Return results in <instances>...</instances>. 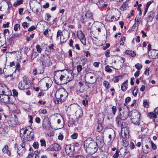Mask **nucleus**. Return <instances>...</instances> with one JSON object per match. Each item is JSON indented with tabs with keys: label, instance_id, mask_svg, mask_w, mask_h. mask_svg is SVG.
Here are the masks:
<instances>
[{
	"label": "nucleus",
	"instance_id": "09e8293b",
	"mask_svg": "<svg viewBox=\"0 0 158 158\" xmlns=\"http://www.w3.org/2000/svg\"><path fill=\"white\" fill-rule=\"evenodd\" d=\"M135 68L138 70L141 69L142 67V66L141 64L137 63L135 64Z\"/></svg>",
	"mask_w": 158,
	"mask_h": 158
},
{
	"label": "nucleus",
	"instance_id": "ea45409f",
	"mask_svg": "<svg viewBox=\"0 0 158 158\" xmlns=\"http://www.w3.org/2000/svg\"><path fill=\"white\" fill-rule=\"evenodd\" d=\"M38 55V54L36 51H33L32 54L31 55V59L32 60H33Z\"/></svg>",
	"mask_w": 158,
	"mask_h": 158
},
{
	"label": "nucleus",
	"instance_id": "f704fd0d",
	"mask_svg": "<svg viewBox=\"0 0 158 158\" xmlns=\"http://www.w3.org/2000/svg\"><path fill=\"white\" fill-rule=\"evenodd\" d=\"M53 118L54 120L56 121H57L58 119H59V118L62 119V117L59 114H54L53 116Z\"/></svg>",
	"mask_w": 158,
	"mask_h": 158
},
{
	"label": "nucleus",
	"instance_id": "0e129e2a",
	"mask_svg": "<svg viewBox=\"0 0 158 158\" xmlns=\"http://www.w3.org/2000/svg\"><path fill=\"white\" fill-rule=\"evenodd\" d=\"M20 28V25L18 24H16L14 26V29L15 31H17L18 29Z\"/></svg>",
	"mask_w": 158,
	"mask_h": 158
},
{
	"label": "nucleus",
	"instance_id": "5fc2aeb1",
	"mask_svg": "<svg viewBox=\"0 0 158 158\" xmlns=\"http://www.w3.org/2000/svg\"><path fill=\"white\" fill-rule=\"evenodd\" d=\"M82 69V67L81 65H78L77 66V70L78 73L80 72Z\"/></svg>",
	"mask_w": 158,
	"mask_h": 158
},
{
	"label": "nucleus",
	"instance_id": "dca6fc26",
	"mask_svg": "<svg viewBox=\"0 0 158 158\" xmlns=\"http://www.w3.org/2000/svg\"><path fill=\"white\" fill-rule=\"evenodd\" d=\"M60 149V146L57 143H54L50 145L47 148V150L50 151H58Z\"/></svg>",
	"mask_w": 158,
	"mask_h": 158
},
{
	"label": "nucleus",
	"instance_id": "72a5a7b5",
	"mask_svg": "<svg viewBox=\"0 0 158 158\" xmlns=\"http://www.w3.org/2000/svg\"><path fill=\"white\" fill-rule=\"evenodd\" d=\"M112 133L111 134H110L109 135V138L110 140H113L115 137V133L114 131L112 130Z\"/></svg>",
	"mask_w": 158,
	"mask_h": 158
},
{
	"label": "nucleus",
	"instance_id": "c85d7f7f",
	"mask_svg": "<svg viewBox=\"0 0 158 158\" xmlns=\"http://www.w3.org/2000/svg\"><path fill=\"white\" fill-rule=\"evenodd\" d=\"M26 158H39V156L34 153H29Z\"/></svg>",
	"mask_w": 158,
	"mask_h": 158
},
{
	"label": "nucleus",
	"instance_id": "2f4dec72",
	"mask_svg": "<svg viewBox=\"0 0 158 158\" xmlns=\"http://www.w3.org/2000/svg\"><path fill=\"white\" fill-rule=\"evenodd\" d=\"M97 25L98 27H97L98 31L99 32H100L101 29L104 27V24L101 22H98L97 23Z\"/></svg>",
	"mask_w": 158,
	"mask_h": 158
},
{
	"label": "nucleus",
	"instance_id": "6e6d98bb",
	"mask_svg": "<svg viewBox=\"0 0 158 158\" xmlns=\"http://www.w3.org/2000/svg\"><path fill=\"white\" fill-rule=\"evenodd\" d=\"M60 42L62 43H65L66 41V39L64 38L63 36L60 37Z\"/></svg>",
	"mask_w": 158,
	"mask_h": 158
},
{
	"label": "nucleus",
	"instance_id": "f8f14e48",
	"mask_svg": "<svg viewBox=\"0 0 158 158\" xmlns=\"http://www.w3.org/2000/svg\"><path fill=\"white\" fill-rule=\"evenodd\" d=\"M8 123L9 125L13 127L16 126L18 123V118L16 116L12 115L10 117Z\"/></svg>",
	"mask_w": 158,
	"mask_h": 158
},
{
	"label": "nucleus",
	"instance_id": "052dcab7",
	"mask_svg": "<svg viewBox=\"0 0 158 158\" xmlns=\"http://www.w3.org/2000/svg\"><path fill=\"white\" fill-rule=\"evenodd\" d=\"M41 73V72L37 71V70L36 69H34L33 71V74L34 75H35L38 74H40Z\"/></svg>",
	"mask_w": 158,
	"mask_h": 158
},
{
	"label": "nucleus",
	"instance_id": "aec40b11",
	"mask_svg": "<svg viewBox=\"0 0 158 158\" xmlns=\"http://www.w3.org/2000/svg\"><path fill=\"white\" fill-rule=\"evenodd\" d=\"M149 56L152 59H156L158 58V51L156 50H153L148 53Z\"/></svg>",
	"mask_w": 158,
	"mask_h": 158
},
{
	"label": "nucleus",
	"instance_id": "79ce46f5",
	"mask_svg": "<svg viewBox=\"0 0 158 158\" xmlns=\"http://www.w3.org/2000/svg\"><path fill=\"white\" fill-rule=\"evenodd\" d=\"M92 40L94 43L97 45H98L99 41L98 38L96 37H94L92 38Z\"/></svg>",
	"mask_w": 158,
	"mask_h": 158
},
{
	"label": "nucleus",
	"instance_id": "4c0bfd02",
	"mask_svg": "<svg viewBox=\"0 0 158 158\" xmlns=\"http://www.w3.org/2000/svg\"><path fill=\"white\" fill-rule=\"evenodd\" d=\"M17 36L16 34H13L11 37L8 39V42L10 44L13 42V40Z\"/></svg>",
	"mask_w": 158,
	"mask_h": 158
},
{
	"label": "nucleus",
	"instance_id": "bf43d9fd",
	"mask_svg": "<svg viewBox=\"0 0 158 158\" xmlns=\"http://www.w3.org/2000/svg\"><path fill=\"white\" fill-rule=\"evenodd\" d=\"M33 147L35 149H37L39 148V144L37 142H35L33 144Z\"/></svg>",
	"mask_w": 158,
	"mask_h": 158
},
{
	"label": "nucleus",
	"instance_id": "de8ad7c7",
	"mask_svg": "<svg viewBox=\"0 0 158 158\" xmlns=\"http://www.w3.org/2000/svg\"><path fill=\"white\" fill-rule=\"evenodd\" d=\"M126 41V37L123 36V38L121 39V40L119 42L120 45L121 46H123L124 45V43Z\"/></svg>",
	"mask_w": 158,
	"mask_h": 158
},
{
	"label": "nucleus",
	"instance_id": "2eb2a0df",
	"mask_svg": "<svg viewBox=\"0 0 158 158\" xmlns=\"http://www.w3.org/2000/svg\"><path fill=\"white\" fill-rule=\"evenodd\" d=\"M77 36L81 43L84 45H85L86 41L85 38L82 31L78 30L77 31Z\"/></svg>",
	"mask_w": 158,
	"mask_h": 158
},
{
	"label": "nucleus",
	"instance_id": "ddd939ff",
	"mask_svg": "<svg viewBox=\"0 0 158 158\" xmlns=\"http://www.w3.org/2000/svg\"><path fill=\"white\" fill-rule=\"evenodd\" d=\"M87 86L83 84L81 82H79L77 87V93L80 94L85 91Z\"/></svg>",
	"mask_w": 158,
	"mask_h": 158
},
{
	"label": "nucleus",
	"instance_id": "a878e982",
	"mask_svg": "<svg viewBox=\"0 0 158 158\" xmlns=\"http://www.w3.org/2000/svg\"><path fill=\"white\" fill-rule=\"evenodd\" d=\"M98 119L100 123H102L104 120V114L102 113H99L98 115Z\"/></svg>",
	"mask_w": 158,
	"mask_h": 158
},
{
	"label": "nucleus",
	"instance_id": "423d86ee",
	"mask_svg": "<svg viewBox=\"0 0 158 158\" xmlns=\"http://www.w3.org/2000/svg\"><path fill=\"white\" fill-rule=\"evenodd\" d=\"M31 85L30 81L27 79H24L23 81L19 82L18 85L19 89L21 90H23L29 89Z\"/></svg>",
	"mask_w": 158,
	"mask_h": 158
},
{
	"label": "nucleus",
	"instance_id": "cd10ccee",
	"mask_svg": "<svg viewBox=\"0 0 158 158\" xmlns=\"http://www.w3.org/2000/svg\"><path fill=\"white\" fill-rule=\"evenodd\" d=\"M42 127L45 130H48L50 129L51 127V123H48L42 124Z\"/></svg>",
	"mask_w": 158,
	"mask_h": 158
},
{
	"label": "nucleus",
	"instance_id": "7ed1b4c3",
	"mask_svg": "<svg viewBox=\"0 0 158 158\" xmlns=\"http://www.w3.org/2000/svg\"><path fill=\"white\" fill-rule=\"evenodd\" d=\"M68 95V94L64 88H61L56 91L55 94L56 99L55 100L56 104H59L64 101Z\"/></svg>",
	"mask_w": 158,
	"mask_h": 158
},
{
	"label": "nucleus",
	"instance_id": "603ef678",
	"mask_svg": "<svg viewBox=\"0 0 158 158\" xmlns=\"http://www.w3.org/2000/svg\"><path fill=\"white\" fill-rule=\"evenodd\" d=\"M102 129L103 127L102 125L101 124H98L97 128V131L100 132L102 130Z\"/></svg>",
	"mask_w": 158,
	"mask_h": 158
},
{
	"label": "nucleus",
	"instance_id": "37998d69",
	"mask_svg": "<svg viewBox=\"0 0 158 158\" xmlns=\"http://www.w3.org/2000/svg\"><path fill=\"white\" fill-rule=\"evenodd\" d=\"M138 90V87L137 86L135 87L133 91V94L135 96H136L137 94Z\"/></svg>",
	"mask_w": 158,
	"mask_h": 158
},
{
	"label": "nucleus",
	"instance_id": "8fccbe9b",
	"mask_svg": "<svg viewBox=\"0 0 158 158\" xmlns=\"http://www.w3.org/2000/svg\"><path fill=\"white\" fill-rule=\"evenodd\" d=\"M35 48L38 53H41V52L42 48L40 45H37L36 46Z\"/></svg>",
	"mask_w": 158,
	"mask_h": 158
},
{
	"label": "nucleus",
	"instance_id": "f257e3e1",
	"mask_svg": "<svg viewBox=\"0 0 158 158\" xmlns=\"http://www.w3.org/2000/svg\"><path fill=\"white\" fill-rule=\"evenodd\" d=\"M54 74V79L58 84H63L70 81L73 77L71 71H55Z\"/></svg>",
	"mask_w": 158,
	"mask_h": 158
},
{
	"label": "nucleus",
	"instance_id": "c9c22d12",
	"mask_svg": "<svg viewBox=\"0 0 158 158\" xmlns=\"http://www.w3.org/2000/svg\"><path fill=\"white\" fill-rule=\"evenodd\" d=\"M23 0H17L13 4L14 6L16 7L18 5H20L23 2Z\"/></svg>",
	"mask_w": 158,
	"mask_h": 158
},
{
	"label": "nucleus",
	"instance_id": "9b49d317",
	"mask_svg": "<svg viewBox=\"0 0 158 158\" xmlns=\"http://www.w3.org/2000/svg\"><path fill=\"white\" fill-rule=\"evenodd\" d=\"M11 94L6 93L0 94V101L5 103H12V102L10 101V98L9 97V95Z\"/></svg>",
	"mask_w": 158,
	"mask_h": 158
},
{
	"label": "nucleus",
	"instance_id": "4be33fe9",
	"mask_svg": "<svg viewBox=\"0 0 158 158\" xmlns=\"http://www.w3.org/2000/svg\"><path fill=\"white\" fill-rule=\"evenodd\" d=\"M120 155L121 157H124L129 152V151L126 148H121L119 151Z\"/></svg>",
	"mask_w": 158,
	"mask_h": 158
},
{
	"label": "nucleus",
	"instance_id": "4468645a",
	"mask_svg": "<svg viewBox=\"0 0 158 158\" xmlns=\"http://www.w3.org/2000/svg\"><path fill=\"white\" fill-rule=\"evenodd\" d=\"M6 93L7 94H11V91L6 86L3 84H0V94Z\"/></svg>",
	"mask_w": 158,
	"mask_h": 158
},
{
	"label": "nucleus",
	"instance_id": "a19ab883",
	"mask_svg": "<svg viewBox=\"0 0 158 158\" xmlns=\"http://www.w3.org/2000/svg\"><path fill=\"white\" fill-rule=\"evenodd\" d=\"M48 123H51L49 118L46 117H44L42 122V124Z\"/></svg>",
	"mask_w": 158,
	"mask_h": 158
},
{
	"label": "nucleus",
	"instance_id": "680f3d73",
	"mask_svg": "<svg viewBox=\"0 0 158 158\" xmlns=\"http://www.w3.org/2000/svg\"><path fill=\"white\" fill-rule=\"evenodd\" d=\"M49 31L48 29H46L44 32V34L46 37H48V36Z\"/></svg>",
	"mask_w": 158,
	"mask_h": 158
},
{
	"label": "nucleus",
	"instance_id": "f03ea898",
	"mask_svg": "<svg viewBox=\"0 0 158 158\" xmlns=\"http://www.w3.org/2000/svg\"><path fill=\"white\" fill-rule=\"evenodd\" d=\"M84 148L86 152L91 155L94 154L98 150L97 143L91 138L87 139L84 142Z\"/></svg>",
	"mask_w": 158,
	"mask_h": 158
},
{
	"label": "nucleus",
	"instance_id": "e433bc0d",
	"mask_svg": "<svg viewBox=\"0 0 158 158\" xmlns=\"http://www.w3.org/2000/svg\"><path fill=\"white\" fill-rule=\"evenodd\" d=\"M122 119L121 118V117L119 115H118L116 118V122L117 124L119 125L120 124L122 120Z\"/></svg>",
	"mask_w": 158,
	"mask_h": 158
},
{
	"label": "nucleus",
	"instance_id": "20e7f679",
	"mask_svg": "<svg viewBox=\"0 0 158 158\" xmlns=\"http://www.w3.org/2000/svg\"><path fill=\"white\" fill-rule=\"evenodd\" d=\"M20 134L24 135V136H26L27 138L28 141L33 140L34 138V135L32 132V130L30 127L22 128L20 131Z\"/></svg>",
	"mask_w": 158,
	"mask_h": 158
},
{
	"label": "nucleus",
	"instance_id": "5701e85b",
	"mask_svg": "<svg viewBox=\"0 0 158 158\" xmlns=\"http://www.w3.org/2000/svg\"><path fill=\"white\" fill-rule=\"evenodd\" d=\"M75 116L76 118H79L82 117L83 116L82 111L81 109L78 108L75 112Z\"/></svg>",
	"mask_w": 158,
	"mask_h": 158
},
{
	"label": "nucleus",
	"instance_id": "bb28decb",
	"mask_svg": "<svg viewBox=\"0 0 158 158\" xmlns=\"http://www.w3.org/2000/svg\"><path fill=\"white\" fill-rule=\"evenodd\" d=\"M118 19H116L115 18V17L114 16H112L110 19H109V18L108 17V16L107 15L106 18V19L107 21L109 22H111L113 21H115L117 20H118Z\"/></svg>",
	"mask_w": 158,
	"mask_h": 158
},
{
	"label": "nucleus",
	"instance_id": "473e14b6",
	"mask_svg": "<svg viewBox=\"0 0 158 158\" xmlns=\"http://www.w3.org/2000/svg\"><path fill=\"white\" fill-rule=\"evenodd\" d=\"M148 117L150 118H156V115L153 112L149 113L148 114Z\"/></svg>",
	"mask_w": 158,
	"mask_h": 158
},
{
	"label": "nucleus",
	"instance_id": "c03bdc74",
	"mask_svg": "<svg viewBox=\"0 0 158 158\" xmlns=\"http://www.w3.org/2000/svg\"><path fill=\"white\" fill-rule=\"evenodd\" d=\"M140 21V19L138 17H136L135 19V25H137V27H138Z\"/></svg>",
	"mask_w": 158,
	"mask_h": 158
},
{
	"label": "nucleus",
	"instance_id": "7c9ffc66",
	"mask_svg": "<svg viewBox=\"0 0 158 158\" xmlns=\"http://www.w3.org/2000/svg\"><path fill=\"white\" fill-rule=\"evenodd\" d=\"M154 12L152 11H151L148 14V18L149 19L148 20L151 21L153 18Z\"/></svg>",
	"mask_w": 158,
	"mask_h": 158
},
{
	"label": "nucleus",
	"instance_id": "338daca9",
	"mask_svg": "<svg viewBox=\"0 0 158 158\" xmlns=\"http://www.w3.org/2000/svg\"><path fill=\"white\" fill-rule=\"evenodd\" d=\"M77 134L76 133H74L71 135V137L73 139H75L77 138Z\"/></svg>",
	"mask_w": 158,
	"mask_h": 158
},
{
	"label": "nucleus",
	"instance_id": "412c9836",
	"mask_svg": "<svg viewBox=\"0 0 158 158\" xmlns=\"http://www.w3.org/2000/svg\"><path fill=\"white\" fill-rule=\"evenodd\" d=\"M128 111L127 109V110L121 112L118 115L121 117V118L123 120H124L127 118L128 116Z\"/></svg>",
	"mask_w": 158,
	"mask_h": 158
},
{
	"label": "nucleus",
	"instance_id": "3c124183",
	"mask_svg": "<svg viewBox=\"0 0 158 158\" xmlns=\"http://www.w3.org/2000/svg\"><path fill=\"white\" fill-rule=\"evenodd\" d=\"M63 33L62 31L60 30H59L57 33L56 38H58L59 37L63 36Z\"/></svg>",
	"mask_w": 158,
	"mask_h": 158
},
{
	"label": "nucleus",
	"instance_id": "4d7b16f0",
	"mask_svg": "<svg viewBox=\"0 0 158 158\" xmlns=\"http://www.w3.org/2000/svg\"><path fill=\"white\" fill-rule=\"evenodd\" d=\"M119 152V151L118 150H117L113 155V157L114 158H117L118 156Z\"/></svg>",
	"mask_w": 158,
	"mask_h": 158
},
{
	"label": "nucleus",
	"instance_id": "39448f33",
	"mask_svg": "<svg viewBox=\"0 0 158 158\" xmlns=\"http://www.w3.org/2000/svg\"><path fill=\"white\" fill-rule=\"evenodd\" d=\"M131 120L132 123L135 125H139L140 122V114L138 111L134 110L131 112Z\"/></svg>",
	"mask_w": 158,
	"mask_h": 158
},
{
	"label": "nucleus",
	"instance_id": "864d4df0",
	"mask_svg": "<svg viewBox=\"0 0 158 158\" xmlns=\"http://www.w3.org/2000/svg\"><path fill=\"white\" fill-rule=\"evenodd\" d=\"M22 25L24 28H27L29 26V24L27 22H23L22 23Z\"/></svg>",
	"mask_w": 158,
	"mask_h": 158
},
{
	"label": "nucleus",
	"instance_id": "58836bf2",
	"mask_svg": "<svg viewBox=\"0 0 158 158\" xmlns=\"http://www.w3.org/2000/svg\"><path fill=\"white\" fill-rule=\"evenodd\" d=\"M63 119V118H62V119L59 118V119H58V120L57 121V123L58 124H60L59 125V126H60V128H62L63 127H64V124L63 121H62L61 123H60V122L61 120Z\"/></svg>",
	"mask_w": 158,
	"mask_h": 158
},
{
	"label": "nucleus",
	"instance_id": "6e6552de",
	"mask_svg": "<svg viewBox=\"0 0 158 158\" xmlns=\"http://www.w3.org/2000/svg\"><path fill=\"white\" fill-rule=\"evenodd\" d=\"M126 124L124 122L122 123L121 127V135L123 138L127 139L129 137V129L126 127Z\"/></svg>",
	"mask_w": 158,
	"mask_h": 158
},
{
	"label": "nucleus",
	"instance_id": "e2e57ef3",
	"mask_svg": "<svg viewBox=\"0 0 158 158\" xmlns=\"http://www.w3.org/2000/svg\"><path fill=\"white\" fill-rule=\"evenodd\" d=\"M150 69L149 68H147L144 72L145 74L147 75H149V74Z\"/></svg>",
	"mask_w": 158,
	"mask_h": 158
},
{
	"label": "nucleus",
	"instance_id": "1a4fd4ad",
	"mask_svg": "<svg viewBox=\"0 0 158 158\" xmlns=\"http://www.w3.org/2000/svg\"><path fill=\"white\" fill-rule=\"evenodd\" d=\"M65 148L66 153L69 156L72 157L74 154L75 150L73 144L66 145Z\"/></svg>",
	"mask_w": 158,
	"mask_h": 158
},
{
	"label": "nucleus",
	"instance_id": "69168bd1",
	"mask_svg": "<svg viewBox=\"0 0 158 158\" xmlns=\"http://www.w3.org/2000/svg\"><path fill=\"white\" fill-rule=\"evenodd\" d=\"M36 26H35L33 25L32 26L28 29V31H31L33 30H34L36 28Z\"/></svg>",
	"mask_w": 158,
	"mask_h": 158
},
{
	"label": "nucleus",
	"instance_id": "0eeeda50",
	"mask_svg": "<svg viewBox=\"0 0 158 158\" xmlns=\"http://www.w3.org/2000/svg\"><path fill=\"white\" fill-rule=\"evenodd\" d=\"M85 79L89 83L94 84L97 81V77L94 73H88L85 74Z\"/></svg>",
	"mask_w": 158,
	"mask_h": 158
},
{
	"label": "nucleus",
	"instance_id": "c756f323",
	"mask_svg": "<svg viewBox=\"0 0 158 158\" xmlns=\"http://www.w3.org/2000/svg\"><path fill=\"white\" fill-rule=\"evenodd\" d=\"M3 152L7 154L8 155L10 156V151L8 150V147L7 145H5L3 148L2 149Z\"/></svg>",
	"mask_w": 158,
	"mask_h": 158
},
{
	"label": "nucleus",
	"instance_id": "b1692460",
	"mask_svg": "<svg viewBox=\"0 0 158 158\" xmlns=\"http://www.w3.org/2000/svg\"><path fill=\"white\" fill-rule=\"evenodd\" d=\"M127 88V80H126L122 85L121 90L123 91H125Z\"/></svg>",
	"mask_w": 158,
	"mask_h": 158
},
{
	"label": "nucleus",
	"instance_id": "6ab92c4d",
	"mask_svg": "<svg viewBox=\"0 0 158 158\" xmlns=\"http://www.w3.org/2000/svg\"><path fill=\"white\" fill-rule=\"evenodd\" d=\"M11 53H14L15 55V58L17 60V62H19L21 60L22 56L21 52L19 51H13L11 52Z\"/></svg>",
	"mask_w": 158,
	"mask_h": 158
},
{
	"label": "nucleus",
	"instance_id": "13d9d810",
	"mask_svg": "<svg viewBox=\"0 0 158 158\" xmlns=\"http://www.w3.org/2000/svg\"><path fill=\"white\" fill-rule=\"evenodd\" d=\"M105 70L106 72L109 73H111L112 71V69L108 66H106L105 67Z\"/></svg>",
	"mask_w": 158,
	"mask_h": 158
},
{
	"label": "nucleus",
	"instance_id": "f3484780",
	"mask_svg": "<svg viewBox=\"0 0 158 158\" xmlns=\"http://www.w3.org/2000/svg\"><path fill=\"white\" fill-rule=\"evenodd\" d=\"M25 151V146L24 143L19 145L18 147L17 153L19 156H22Z\"/></svg>",
	"mask_w": 158,
	"mask_h": 158
},
{
	"label": "nucleus",
	"instance_id": "9d476101",
	"mask_svg": "<svg viewBox=\"0 0 158 158\" xmlns=\"http://www.w3.org/2000/svg\"><path fill=\"white\" fill-rule=\"evenodd\" d=\"M93 15L92 13L89 11H86L84 15L82 16L81 21L83 23L89 21L92 19Z\"/></svg>",
	"mask_w": 158,
	"mask_h": 158
},
{
	"label": "nucleus",
	"instance_id": "393cba45",
	"mask_svg": "<svg viewBox=\"0 0 158 158\" xmlns=\"http://www.w3.org/2000/svg\"><path fill=\"white\" fill-rule=\"evenodd\" d=\"M125 53L126 54L130 55L132 57H134L136 56L135 52L131 50H127L125 51Z\"/></svg>",
	"mask_w": 158,
	"mask_h": 158
},
{
	"label": "nucleus",
	"instance_id": "a18cd8bd",
	"mask_svg": "<svg viewBox=\"0 0 158 158\" xmlns=\"http://www.w3.org/2000/svg\"><path fill=\"white\" fill-rule=\"evenodd\" d=\"M103 85L107 89L109 88L110 86V84L108 81H103Z\"/></svg>",
	"mask_w": 158,
	"mask_h": 158
},
{
	"label": "nucleus",
	"instance_id": "a211bd4d",
	"mask_svg": "<svg viewBox=\"0 0 158 158\" xmlns=\"http://www.w3.org/2000/svg\"><path fill=\"white\" fill-rule=\"evenodd\" d=\"M42 81L44 82L45 83L46 86L48 88L51 86L52 83V79L48 77H46L43 78Z\"/></svg>",
	"mask_w": 158,
	"mask_h": 158
},
{
	"label": "nucleus",
	"instance_id": "49530a36",
	"mask_svg": "<svg viewBox=\"0 0 158 158\" xmlns=\"http://www.w3.org/2000/svg\"><path fill=\"white\" fill-rule=\"evenodd\" d=\"M143 106L144 107H148L149 106L148 101L146 99L143 100Z\"/></svg>",
	"mask_w": 158,
	"mask_h": 158
},
{
	"label": "nucleus",
	"instance_id": "774afa93",
	"mask_svg": "<svg viewBox=\"0 0 158 158\" xmlns=\"http://www.w3.org/2000/svg\"><path fill=\"white\" fill-rule=\"evenodd\" d=\"M138 27H137V25L136 24L135 25V24L134 23L132 27V29H133L134 31H136L138 29Z\"/></svg>",
	"mask_w": 158,
	"mask_h": 158
}]
</instances>
